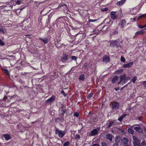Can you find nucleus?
<instances>
[{
	"label": "nucleus",
	"instance_id": "f257e3e1",
	"mask_svg": "<svg viewBox=\"0 0 146 146\" xmlns=\"http://www.w3.org/2000/svg\"><path fill=\"white\" fill-rule=\"evenodd\" d=\"M110 42V46L112 48L115 47L117 48L121 47V45L120 44V43L117 40H111Z\"/></svg>",
	"mask_w": 146,
	"mask_h": 146
},
{
	"label": "nucleus",
	"instance_id": "f03ea898",
	"mask_svg": "<svg viewBox=\"0 0 146 146\" xmlns=\"http://www.w3.org/2000/svg\"><path fill=\"white\" fill-rule=\"evenodd\" d=\"M66 131L60 130L56 128L55 131V133L61 138L63 137L65 135Z\"/></svg>",
	"mask_w": 146,
	"mask_h": 146
},
{
	"label": "nucleus",
	"instance_id": "7ed1b4c3",
	"mask_svg": "<svg viewBox=\"0 0 146 146\" xmlns=\"http://www.w3.org/2000/svg\"><path fill=\"white\" fill-rule=\"evenodd\" d=\"M133 140L134 146H141L140 143L138 139L135 136H133Z\"/></svg>",
	"mask_w": 146,
	"mask_h": 146
},
{
	"label": "nucleus",
	"instance_id": "20e7f679",
	"mask_svg": "<svg viewBox=\"0 0 146 146\" xmlns=\"http://www.w3.org/2000/svg\"><path fill=\"white\" fill-rule=\"evenodd\" d=\"M119 104L118 102H114L112 104L111 108L113 109H117L119 107Z\"/></svg>",
	"mask_w": 146,
	"mask_h": 146
},
{
	"label": "nucleus",
	"instance_id": "39448f33",
	"mask_svg": "<svg viewBox=\"0 0 146 146\" xmlns=\"http://www.w3.org/2000/svg\"><path fill=\"white\" fill-rule=\"evenodd\" d=\"M133 62H131L127 64H125L123 65V67L124 68H129L133 65Z\"/></svg>",
	"mask_w": 146,
	"mask_h": 146
},
{
	"label": "nucleus",
	"instance_id": "423d86ee",
	"mask_svg": "<svg viewBox=\"0 0 146 146\" xmlns=\"http://www.w3.org/2000/svg\"><path fill=\"white\" fill-rule=\"evenodd\" d=\"M55 100V97L54 96V95H52L50 98L46 100V102L47 103L50 104L51 102H54Z\"/></svg>",
	"mask_w": 146,
	"mask_h": 146
},
{
	"label": "nucleus",
	"instance_id": "0eeeda50",
	"mask_svg": "<svg viewBox=\"0 0 146 146\" xmlns=\"http://www.w3.org/2000/svg\"><path fill=\"white\" fill-rule=\"evenodd\" d=\"M145 32V31L144 29H141L139 31H137L135 33V36H134L133 38H134L135 36L143 34Z\"/></svg>",
	"mask_w": 146,
	"mask_h": 146
},
{
	"label": "nucleus",
	"instance_id": "6e6552de",
	"mask_svg": "<svg viewBox=\"0 0 146 146\" xmlns=\"http://www.w3.org/2000/svg\"><path fill=\"white\" fill-rule=\"evenodd\" d=\"M103 61L104 62H108L110 61V58L108 56L105 55L102 58Z\"/></svg>",
	"mask_w": 146,
	"mask_h": 146
},
{
	"label": "nucleus",
	"instance_id": "1a4fd4ad",
	"mask_svg": "<svg viewBox=\"0 0 146 146\" xmlns=\"http://www.w3.org/2000/svg\"><path fill=\"white\" fill-rule=\"evenodd\" d=\"M106 138L108 139L110 141H111L113 139V136L111 134L109 133H107L106 135Z\"/></svg>",
	"mask_w": 146,
	"mask_h": 146
},
{
	"label": "nucleus",
	"instance_id": "9d476101",
	"mask_svg": "<svg viewBox=\"0 0 146 146\" xmlns=\"http://www.w3.org/2000/svg\"><path fill=\"white\" fill-rule=\"evenodd\" d=\"M98 133V131L97 129H95L91 131L90 135L91 136H94L97 134Z\"/></svg>",
	"mask_w": 146,
	"mask_h": 146
},
{
	"label": "nucleus",
	"instance_id": "9b49d317",
	"mask_svg": "<svg viewBox=\"0 0 146 146\" xmlns=\"http://www.w3.org/2000/svg\"><path fill=\"white\" fill-rule=\"evenodd\" d=\"M107 21H107L106 22V23L109 24L110 25H111L113 24V21L111 20L110 19H105L104 21L103 22H105Z\"/></svg>",
	"mask_w": 146,
	"mask_h": 146
},
{
	"label": "nucleus",
	"instance_id": "f8f14e48",
	"mask_svg": "<svg viewBox=\"0 0 146 146\" xmlns=\"http://www.w3.org/2000/svg\"><path fill=\"white\" fill-rule=\"evenodd\" d=\"M39 39L42 41L44 44H46L48 42V39L46 37L45 38H42L41 37L39 38Z\"/></svg>",
	"mask_w": 146,
	"mask_h": 146
},
{
	"label": "nucleus",
	"instance_id": "ddd939ff",
	"mask_svg": "<svg viewBox=\"0 0 146 146\" xmlns=\"http://www.w3.org/2000/svg\"><path fill=\"white\" fill-rule=\"evenodd\" d=\"M111 18L113 20H115L116 18V16L115 14V12L114 11H111Z\"/></svg>",
	"mask_w": 146,
	"mask_h": 146
},
{
	"label": "nucleus",
	"instance_id": "4468645a",
	"mask_svg": "<svg viewBox=\"0 0 146 146\" xmlns=\"http://www.w3.org/2000/svg\"><path fill=\"white\" fill-rule=\"evenodd\" d=\"M126 76V74H124L123 75H121L120 76L119 79L120 80L121 82L125 81Z\"/></svg>",
	"mask_w": 146,
	"mask_h": 146
},
{
	"label": "nucleus",
	"instance_id": "2eb2a0df",
	"mask_svg": "<svg viewBox=\"0 0 146 146\" xmlns=\"http://www.w3.org/2000/svg\"><path fill=\"white\" fill-rule=\"evenodd\" d=\"M64 6V9H65L66 10L67 9L68 7L67 5L65 4H60L58 7L57 8V9L58 8H60Z\"/></svg>",
	"mask_w": 146,
	"mask_h": 146
},
{
	"label": "nucleus",
	"instance_id": "dca6fc26",
	"mask_svg": "<svg viewBox=\"0 0 146 146\" xmlns=\"http://www.w3.org/2000/svg\"><path fill=\"white\" fill-rule=\"evenodd\" d=\"M3 137L5 138L6 140H8L11 139L10 135L8 134H4L3 135Z\"/></svg>",
	"mask_w": 146,
	"mask_h": 146
},
{
	"label": "nucleus",
	"instance_id": "f3484780",
	"mask_svg": "<svg viewBox=\"0 0 146 146\" xmlns=\"http://www.w3.org/2000/svg\"><path fill=\"white\" fill-rule=\"evenodd\" d=\"M134 129L137 131L139 133H141L142 132V129L140 127H136L134 128Z\"/></svg>",
	"mask_w": 146,
	"mask_h": 146
},
{
	"label": "nucleus",
	"instance_id": "a211bd4d",
	"mask_svg": "<svg viewBox=\"0 0 146 146\" xmlns=\"http://www.w3.org/2000/svg\"><path fill=\"white\" fill-rule=\"evenodd\" d=\"M119 79V77L117 76H115L112 79V82L113 83H115L116 81L118 80Z\"/></svg>",
	"mask_w": 146,
	"mask_h": 146
},
{
	"label": "nucleus",
	"instance_id": "6ab92c4d",
	"mask_svg": "<svg viewBox=\"0 0 146 146\" xmlns=\"http://www.w3.org/2000/svg\"><path fill=\"white\" fill-rule=\"evenodd\" d=\"M126 0H121L120 1H118L117 3V5L119 6H121L125 3Z\"/></svg>",
	"mask_w": 146,
	"mask_h": 146
},
{
	"label": "nucleus",
	"instance_id": "aec40b11",
	"mask_svg": "<svg viewBox=\"0 0 146 146\" xmlns=\"http://www.w3.org/2000/svg\"><path fill=\"white\" fill-rule=\"evenodd\" d=\"M64 120L63 117L62 118H60L58 117L56 118L55 119V121L57 122H59L60 121L62 122Z\"/></svg>",
	"mask_w": 146,
	"mask_h": 146
},
{
	"label": "nucleus",
	"instance_id": "412c9836",
	"mask_svg": "<svg viewBox=\"0 0 146 146\" xmlns=\"http://www.w3.org/2000/svg\"><path fill=\"white\" fill-rule=\"evenodd\" d=\"M68 58V56L67 54H64L62 57L61 59L62 61L66 60H67Z\"/></svg>",
	"mask_w": 146,
	"mask_h": 146
},
{
	"label": "nucleus",
	"instance_id": "4be33fe9",
	"mask_svg": "<svg viewBox=\"0 0 146 146\" xmlns=\"http://www.w3.org/2000/svg\"><path fill=\"white\" fill-rule=\"evenodd\" d=\"M65 19L62 17H61L57 19L56 20V21H57V22H62Z\"/></svg>",
	"mask_w": 146,
	"mask_h": 146
},
{
	"label": "nucleus",
	"instance_id": "5701e85b",
	"mask_svg": "<svg viewBox=\"0 0 146 146\" xmlns=\"http://www.w3.org/2000/svg\"><path fill=\"white\" fill-rule=\"evenodd\" d=\"M130 79V77L128 76H127V77L125 76V81H123L122 82V85H123V84H125L126 83H127V82L128 80H129Z\"/></svg>",
	"mask_w": 146,
	"mask_h": 146
},
{
	"label": "nucleus",
	"instance_id": "b1692460",
	"mask_svg": "<svg viewBox=\"0 0 146 146\" xmlns=\"http://www.w3.org/2000/svg\"><path fill=\"white\" fill-rule=\"evenodd\" d=\"M122 142L125 145H127L128 142L127 139L125 137L123 138V139L122 140Z\"/></svg>",
	"mask_w": 146,
	"mask_h": 146
},
{
	"label": "nucleus",
	"instance_id": "393cba45",
	"mask_svg": "<svg viewBox=\"0 0 146 146\" xmlns=\"http://www.w3.org/2000/svg\"><path fill=\"white\" fill-rule=\"evenodd\" d=\"M118 28H117L116 29L113 30V31L112 33V34L114 35H116L118 34Z\"/></svg>",
	"mask_w": 146,
	"mask_h": 146
},
{
	"label": "nucleus",
	"instance_id": "a878e982",
	"mask_svg": "<svg viewBox=\"0 0 146 146\" xmlns=\"http://www.w3.org/2000/svg\"><path fill=\"white\" fill-rule=\"evenodd\" d=\"M121 28L123 27L126 23V21L125 19H123L121 21Z\"/></svg>",
	"mask_w": 146,
	"mask_h": 146
},
{
	"label": "nucleus",
	"instance_id": "bb28decb",
	"mask_svg": "<svg viewBox=\"0 0 146 146\" xmlns=\"http://www.w3.org/2000/svg\"><path fill=\"white\" fill-rule=\"evenodd\" d=\"M85 78V75L84 74H82L79 76V79L80 80H83Z\"/></svg>",
	"mask_w": 146,
	"mask_h": 146
},
{
	"label": "nucleus",
	"instance_id": "cd10ccee",
	"mask_svg": "<svg viewBox=\"0 0 146 146\" xmlns=\"http://www.w3.org/2000/svg\"><path fill=\"white\" fill-rule=\"evenodd\" d=\"M108 28V27L106 25H104L102 29H101L100 31H106L107 29Z\"/></svg>",
	"mask_w": 146,
	"mask_h": 146
},
{
	"label": "nucleus",
	"instance_id": "c85d7f7f",
	"mask_svg": "<svg viewBox=\"0 0 146 146\" xmlns=\"http://www.w3.org/2000/svg\"><path fill=\"white\" fill-rule=\"evenodd\" d=\"M141 18H146V14H143L139 16L138 17L137 19H139Z\"/></svg>",
	"mask_w": 146,
	"mask_h": 146
},
{
	"label": "nucleus",
	"instance_id": "c756f323",
	"mask_svg": "<svg viewBox=\"0 0 146 146\" xmlns=\"http://www.w3.org/2000/svg\"><path fill=\"white\" fill-rule=\"evenodd\" d=\"M123 70H117L115 71V73L116 74L118 75L121 74L123 72Z\"/></svg>",
	"mask_w": 146,
	"mask_h": 146
},
{
	"label": "nucleus",
	"instance_id": "7c9ffc66",
	"mask_svg": "<svg viewBox=\"0 0 146 146\" xmlns=\"http://www.w3.org/2000/svg\"><path fill=\"white\" fill-rule=\"evenodd\" d=\"M3 71H4V73L7 75H9V73L8 70L6 69H3Z\"/></svg>",
	"mask_w": 146,
	"mask_h": 146
},
{
	"label": "nucleus",
	"instance_id": "2f4dec72",
	"mask_svg": "<svg viewBox=\"0 0 146 146\" xmlns=\"http://www.w3.org/2000/svg\"><path fill=\"white\" fill-rule=\"evenodd\" d=\"M70 142L69 141H66L63 144V146H69L70 144Z\"/></svg>",
	"mask_w": 146,
	"mask_h": 146
},
{
	"label": "nucleus",
	"instance_id": "473e14b6",
	"mask_svg": "<svg viewBox=\"0 0 146 146\" xmlns=\"http://www.w3.org/2000/svg\"><path fill=\"white\" fill-rule=\"evenodd\" d=\"M133 11H134L135 12H133V13H131V14L133 15H136L137 13L136 8H134L133 9Z\"/></svg>",
	"mask_w": 146,
	"mask_h": 146
},
{
	"label": "nucleus",
	"instance_id": "72a5a7b5",
	"mask_svg": "<svg viewBox=\"0 0 146 146\" xmlns=\"http://www.w3.org/2000/svg\"><path fill=\"white\" fill-rule=\"evenodd\" d=\"M120 141V139L119 138H116L115 139V143L118 144Z\"/></svg>",
	"mask_w": 146,
	"mask_h": 146
},
{
	"label": "nucleus",
	"instance_id": "f704fd0d",
	"mask_svg": "<svg viewBox=\"0 0 146 146\" xmlns=\"http://www.w3.org/2000/svg\"><path fill=\"white\" fill-rule=\"evenodd\" d=\"M93 94L91 92L90 94H89L87 96V98L88 99H90L91 98H92L93 96Z\"/></svg>",
	"mask_w": 146,
	"mask_h": 146
},
{
	"label": "nucleus",
	"instance_id": "c9c22d12",
	"mask_svg": "<svg viewBox=\"0 0 146 146\" xmlns=\"http://www.w3.org/2000/svg\"><path fill=\"white\" fill-rule=\"evenodd\" d=\"M36 46L39 48H41L42 46V44L40 42L38 41L36 42Z\"/></svg>",
	"mask_w": 146,
	"mask_h": 146
},
{
	"label": "nucleus",
	"instance_id": "e433bc0d",
	"mask_svg": "<svg viewBox=\"0 0 146 146\" xmlns=\"http://www.w3.org/2000/svg\"><path fill=\"white\" fill-rule=\"evenodd\" d=\"M66 109H64V110L63 111H61V115L62 117H63L65 113H66Z\"/></svg>",
	"mask_w": 146,
	"mask_h": 146
},
{
	"label": "nucleus",
	"instance_id": "4c0bfd02",
	"mask_svg": "<svg viewBox=\"0 0 146 146\" xmlns=\"http://www.w3.org/2000/svg\"><path fill=\"white\" fill-rule=\"evenodd\" d=\"M128 131L129 133L132 134H133L134 133V131L131 128H129L128 129Z\"/></svg>",
	"mask_w": 146,
	"mask_h": 146
},
{
	"label": "nucleus",
	"instance_id": "58836bf2",
	"mask_svg": "<svg viewBox=\"0 0 146 146\" xmlns=\"http://www.w3.org/2000/svg\"><path fill=\"white\" fill-rule=\"evenodd\" d=\"M137 77L136 76H135L133 77V78L132 79L131 81H132L133 83H135L136 81L137 80Z\"/></svg>",
	"mask_w": 146,
	"mask_h": 146
},
{
	"label": "nucleus",
	"instance_id": "ea45409f",
	"mask_svg": "<svg viewBox=\"0 0 146 146\" xmlns=\"http://www.w3.org/2000/svg\"><path fill=\"white\" fill-rule=\"evenodd\" d=\"M121 60L122 62H125L126 60L124 57L121 56Z\"/></svg>",
	"mask_w": 146,
	"mask_h": 146
},
{
	"label": "nucleus",
	"instance_id": "a19ab883",
	"mask_svg": "<svg viewBox=\"0 0 146 146\" xmlns=\"http://www.w3.org/2000/svg\"><path fill=\"white\" fill-rule=\"evenodd\" d=\"M113 123V121H111L108 124V128H110L111 127V126L112 125Z\"/></svg>",
	"mask_w": 146,
	"mask_h": 146
},
{
	"label": "nucleus",
	"instance_id": "79ce46f5",
	"mask_svg": "<svg viewBox=\"0 0 146 146\" xmlns=\"http://www.w3.org/2000/svg\"><path fill=\"white\" fill-rule=\"evenodd\" d=\"M74 116L76 117H78L79 116V114L78 112H75L74 113Z\"/></svg>",
	"mask_w": 146,
	"mask_h": 146
},
{
	"label": "nucleus",
	"instance_id": "37998d69",
	"mask_svg": "<svg viewBox=\"0 0 146 146\" xmlns=\"http://www.w3.org/2000/svg\"><path fill=\"white\" fill-rule=\"evenodd\" d=\"M142 84L143 85L144 88L146 89V81H143V82Z\"/></svg>",
	"mask_w": 146,
	"mask_h": 146
},
{
	"label": "nucleus",
	"instance_id": "c03bdc74",
	"mask_svg": "<svg viewBox=\"0 0 146 146\" xmlns=\"http://www.w3.org/2000/svg\"><path fill=\"white\" fill-rule=\"evenodd\" d=\"M15 2L17 5H20L21 3V1L19 0H15Z\"/></svg>",
	"mask_w": 146,
	"mask_h": 146
},
{
	"label": "nucleus",
	"instance_id": "a18cd8bd",
	"mask_svg": "<svg viewBox=\"0 0 146 146\" xmlns=\"http://www.w3.org/2000/svg\"><path fill=\"white\" fill-rule=\"evenodd\" d=\"M80 137L79 134H77L76 135L75 137V139H79Z\"/></svg>",
	"mask_w": 146,
	"mask_h": 146
},
{
	"label": "nucleus",
	"instance_id": "49530a36",
	"mask_svg": "<svg viewBox=\"0 0 146 146\" xmlns=\"http://www.w3.org/2000/svg\"><path fill=\"white\" fill-rule=\"evenodd\" d=\"M71 58L72 60H76L77 59V57L75 56H72Z\"/></svg>",
	"mask_w": 146,
	"mask_h": 146
},
{
	"label": "nucleus",
	"instance_id": "de8ad7c7",
	"mask_svg": "<svg viewBox=\"0 0 146 146\" xmlns=\"http://www.w3.org/2000/svg\"><path fill=\"white\" fill-rule=\"evenodd\" d=\"M98 19H89V21L90 22H94L95 21H98Z\"/></svg>",
	"mask_w": 146,
	"mask_h": 146
},
{
	"label": "nucleus",
	"instance_id": "09e8293b",
	"mask_svg": "<svg viewBox=\"0 0 146 146\" xmlns=\"http://www.w3.org/2000/svg\"><path fill=\"white\" fill-rule=\"evenodd\" d=\"M96 31V30H95L94 31V34H96V35H98V34H99V33H100V31Z\"/></svg>",
	"mask_w": 146,
	"mask_h": 146
},
{
	"label": "nucleus",
	"instance_id": "8fccbe9b",
	"mask_svg": "<svg viewBox=\"0 0 146 146\" xmlns=\"http://www.w3.org/2000/svg\"><path fill=\"white\" fill-rule=\"evenodd\" d=\"M61 93L62 94H63L64 97L66 96V94H65L64 91L63 90H62L61 92Z\"/></svg>",
	"mask_w": 146,
	"mask_h": 146
},
{
	"label": "nucleus",
	"instance_id": "3c124183",
	"mask_svg": "<svg viewBox=\"0 0 146 146\" xmlns=\"http://www.w3.org/2000/svg\"><path fill=\"white\" fill-rule=\"evenodd\" d=\"M141 146H146V143L144 141H143L141 143Z\"/></svg>",
	"mask_w": 146,
	"mask_h": 146
},
{
	"label": "nucleus",
	"instance_id": "603ef678",
	"mask_svg": "<svg viewBox=\"0 0 146 146\" xmlns=\"http://www.w3.org/2000/svg\"><path fill=\"white\" fill-rule=\"evenodd\" d=\"M0 44L1 46H3L5 45L4 43L0 39Z\"/></svg>",
	"mask_w": 146,
	"mask_h": 146
},
{
	"label": "nucleus",
	"instance_id": "864d4df0",
	"mask_svg": "<svg viewBox=\"0 0 146 146\" xmlns=\"http://www.w3.org/2000/svg\"><path fill=\"white\" fill-rule=\"evenodd\" d=\"M123 119L122 118V117H120L118 118V120L119 121L121 122L122 121Z\"/></svg>",
	"mask_w": 146,
	"mask_h": 146
},
{
	"label": "nucleus",
	"instance_id": "5fc2aeb1",
	"mask_svg": "<svg viewBox=\"0 0 146 146\" xmlns=\"http://www.w3.org/2000/svg\"><path fill=\"white\" fill-rule=\"evenodd\" d=\"M88 66V64L87 63H85L84 65H83V66L85 68H86Z\"/></svg>",
	"mask_w": 146,
	"mask_h": 146
},
{
	"label": "nucleus",
	"instance_id": "6e6d98bb",
	"mask_svg": "<svg viewBox=\"0 0 146 146\" xmlns=\"http://www.w3.org/2000/svg\"><path fill=\"white\" fill-rule=\"evenodd\" d=\"M102 146H108V145L106 143H102Z\"/></svg>",
	"mask_w": 146,
	"mask_h": 146
},
{
	"label": "nucleus",
	"instance_id": "4d7b16f0",
	"mask_svg": "<svg viewBox=\"0 0 146 146\" xmlns=\"http://www.w3.org/2000/svg\"><path fill=\"white\" fill-rule=\"evenodd\" d=\"M138 27L140 29H142V28H144V27H143V26H142L140 25H139L138 26Z\"/></svg>",
	"mask_w": 146,
	"mask_h": 146
},
{
	"label": "nucleus",
	"instance_id": "13d9d810",
	"mask_svg": "<svg viewBox=\"0 0 146 146\" xmlns=\"http://www.w3.org/2000/svg\"><path fill=\"white\" fill-rule=\"evenodd\" d=\"M0 32H2L3 33H4V31L3 28H0Z\"/></svg>",
	"mask_w": 146,
	"mask_h": 146
},
{
	"label": "nucleus",
	"instance_id": "bf43d9fd",
	"mask_svg": "<svg viewBox=\"0 0 146 146\" xmlns=\"http://www.w3.org/2000/svg\"><path fill=\"white\" fill-rule=\"evenodd\" d=\"M7 96H5L4 97V98H3V100L4 101H6V100H7Z\"/></svg>",
	"mask_w": 146,
	"mask_h": 146
},
{
	"label": "nucleus",
	"instance_id": "052dcab7",
	"mask_svg": "<svg viewBox=\"0 0 146 146\" xmlns=\"http://www.w3.org/2000/svg\"><path fill=\"white\" fill-rule=\"evenodd\" d=\"M127 114H122L121 116V117H122V118L123 119L124 117Z\"/></svg>",
	"mask_w": 146,
	"mask_h": 146
},
{
	"label": "nucleus",
	"instance_id": "680f3d73",
	"mask_svg": "<svg viewBox=\"0 0 146 146\" xmlns=\"http://www.w3.org/2000/svg\"><path fill=\"white\" fill-rule=\"evenodd\" d=\"M108 10V8H103L102 9L103 11H106Z\"/></svg>",
	"mask_w": 146,
	"mask_h": 146
},
{
	"label": "nucleus",
	"instance_id": "e2e57ef3",
	"mask_svg": "<svg viewBox=\"0 0 146 146\" xmlns=\"http://www.w3.org/2000/svg\"><path fill=\"white\" fill-rule=\"evenodd\" d=\"M66 105H63L61 107V108H63L64 109H66Z\"/></svg>",
	"mask_w": 146,
	"mask_h": 146
},
{
	"label": "nucleus",
	"instance_id": "0e129e2a",
	"mask_svg": "<svg viewBox=\"0 0 146 146\" xmlns=\"http://www.w3.org/2000/svg\"><path fill=\"white\" fill-rule=\"evenodd\" d=\"M93 114V113L90 111L89 113V115H90L91 117H92V114Z\"/></svg>",
	"mask_w": 146,
	"mask_h": 146
},
{
	"label": "nucleus",
	"instance_id": "69168bd1",
	"mask_svg": "<svg viewBox=\"0 0 146 146\" xmlns=\"http://www.w3.org/2000/svg\"><path fill=\"white\" fill-rule=\"evenodd\" d=\"M119 87H117L116 88H115L114 89L116 91H117V90H119Z\"/></svg>",
	"mask_w": 146,
	"mask_h": 146
},
{
	"label": "nucleus",
	"instance_id": "338daca9",
	"mask_svg": "<svg viewBox=\"0 0 146 146\" xmlns=\"http://www.w3.org/2000/svg\"><path fill=\"white\" fill-rule=\"evenodd\" d=\"M93 146H100V145L97 143H95L93 145Z\"/></svg>",
	"mask_w": 146,
	"mask_h": 146
},
{
	"label": "nucleus",
	"instance_id": "774afa93",
	"mask_svg": "<svg viewBox=\"0 0 146 146\" xmlns=\"http://www.w3.org/2000/svg\"><path fill=\"white\" fill-rule=\"evenodd\" d=\"M113 146H118V144L115 143L114 144Z\"/></svg>",
	"mask_w": 146,
	"mask_h": 146
}]
</instances>
